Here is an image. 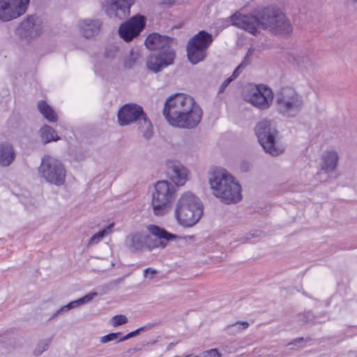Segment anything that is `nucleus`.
<instances>
[{"instance_id":"f8f14e48","label":"nucleus","mask_w":357,"mask_h":357,"mask_svg":"<svg viewBox=\"0 0 357 357\" xmlns=\"http://www.w3.org/2000/svg\"><path fill=\"white\" fill-rule=\"evenodd\" d=\"M146 116L142 106L135 103L123 105L118 111V123L121 126L137 122L138 124Z\"/></svg>"},{"instance_id":"e433bc0d","label":"nucleus","mask_w":357,"mask_h":357,"mask_svg":"<svg viewBox=\"0 0 357 357\" xmlns=\"http://www.w3.org/2000/svg\"><path fill=\"white\" fill-rule=\"evenodd\" d=\"M96 296H97V293L91 292V293L85 295L84 296L80 298V301L82 303V305L87 303L89 301H91Z\"/></svg>"},{"instance_id":"39448f33","label":"nucleus","mask_w":357,"mask_h":357,"mask_svg":"<svg viewBox=\"0 0 357 357\" xmlns=\"http://www.w3.org/2000/svg\"><path fill=\"white\" fill-rule=\"evenodd\" d=\"M209 182L214 195L224 203H236L241 199V185L227 171L213 172Z\"/></svg>"},{"instance_id":"c9c22d12","label":"nucleus","mask_w":357,"mask_h":357,"mask_svg":"<svg viewBox=\"0 0 357 357\" xmlns=\"http://www.w3.org/2000/svg\"><path fill=\"white\" fill-rule=\"evenodd\" d=\"M202 357H221V354L219 353L217 349H211L204 351Z\"/></svg>"},{"instance_id":"b1692460","label":"nucleus","mask_w":357,"mask_h":357,"mask_svg":"<svg viewBox=\"0 0 357 357\" xmlns=\"http://www.w3.org/2000/svg\"><path fill=\"white\" fill-rule=\"evenodd\" d=\"M37 107L40 114L48 121H57L58 116L56 113L45 100H40L37 104Z\"/></svg>"},{"instance_id":"5701e85b","label":"nucleus","mask_w":357,"mask_h":357,"mask_svg":"<svg viewBox=\"0 0 357 357\" xmlns=\"http://www.w3.org/2000/svg\"><path fill=\"white\" fill-rule=\"evenodd\" d=\"M145 241L144 234L136 233L127 236L126 245L131 252H134L145 248Z\"/></svg>"},{"instance_id":"f3484780","label":"nucleus","mask_w":357,"mask_h":357,"mask_svg":"<svg viewBox=\"0 0 357 357\" xmlns=\"http://www.w3.org/2000/svg\"><path fill=\"white\" fill-rule=\"evenodd\" d=\"M339 156L335 151H326L321 155L320 171L319 174H330L335 171L337 167Z\"/></svg>"},{"instance_id":"f03ea898","label":"nucleus","mask_w":357,"mask_h":357,"mask_svg":"<svg viewBox=\"0 0 357 357\" xmlns=\"http://www.w3.org/2000/svg\"><path fill=\"white\" fill-rule=\"evenodd\" d=\"M162 114L171 126L192 129L200 123L203 112L192 97L184 93H175L166 100Z\"/></svg>"},{"instance_id":"de8ad7c7","label":"nucleus","mask_w":357,"mask_h":357,"mask_svg":"<svg viewBox=\"0 0 357 357\" xmlns=\"http://www.w3.org/2000/svg\"><path fill=\"white\" fill-rule=\"evenodd\" d=\"M70 303H72L73 308H75V307H78L79 305H82V303L80 301V298L73 301H71Z\"/></svg>"},{"instance_id":"0eeeda50","label":"nucleus","mask_w":357,"mask_h":357,"mask_svg":"<svg viewBox=\"0 0 357 357\" xmlns=\"http://www.w3.org/2000/svg\"><path fill=\"white\" fill-rule=\"evenodd\" d=\"M255 133L264 150L273 156L282 153L284 148L276 146L275 137L278 130L271 121L262 120L255 126Z\"/></svg>"},{"instance_id":"7c9ffc66","label":"nucleus","mask_w":357,"mask_h":357,"mask_svg":"<svg viewBox=\"0 0 357 357\" xmlns=\"http://www.w3.org/2000/svg\"><path fill=\"white\" fill-rule=\"evenodd\" d=\"M22 118L20 112H13L8 120V125L11 128L15 129L21 126Z\"/></svg>"},{"instance_id":"1a4fd4ad","label":"nucleus","mask_w":357,"mask_h":357,"mask_svg":"<svg viewBox=\"0 0 357 357\" xmlns=\"http://www.w3.org/2000/svg\"><path fill=\"white\" fill-rule=\"evenodd\" d=\"M38 172L49 183L60 186L65 183L66 172L64 165L52 156L45 155L42 158Z\"/></svg>"},{"instance_id":"aec40b11","label":"nucleus","mask_w":357,"mask_h":357,"mask_svg":"<svg viewBox=\"0 0 357 357\" xmlns=\"http://www.w3.org/2000/svg\"><path fill=\"white\" fill-rule=\"evenodd\" d=\"M213 40V38L211 33L202 30L192 37L188 43L207 51Z\"/></svg>"},{"instance_id":"4be33fe9","label":"nucleus","mask_w":357,"mask_h":357,"mask_svg":"<svg viewBox=\"0 0 357 357\" xmlns=\"http://www.w3.org/2000/svg\"><path fill=\"white\" fill-rule=\"evenodd\" d=\"M186 51L188 59L193 65L197 64L198 63L204 61L207 55L206 50L189 43L187 44Z\"/></svg>"},{"instance_id":"72a5a7b5","label":"nucleus","mask_w":357,"mask_h":357,"mask_svg":"<svg viewBox=\"0 0 357 357\" xmlns=\"http://www.w3.org/2000/svg\"><path fill=\"white\" fill-rule=\"evenodd\" d=\"M128 322V319L125 315L118 314L112 318V324L113 326H119Z\"/></svg>"},{"instance_id":"58836bf2","label":"nucleus","mask_w":357,"mask_h":357,"mask_svg":"<svg viewBox=\"0 0 357 357\" xmlns=\"http://www.w3.org/2000/svg\"><path fill=\"white\" fill-rule=\"evenodd\" d=\"M244 68L241 66L240 65H238L236 68L235 70H234L232 75L229 77L230 78H232V80H234L235 79H236L239 75L241 73L242 70H243Z\"/></svg>"},{"instance_id":"a19ab883","label":"nucleus","mask_w":357,"mask_h":357,"mask_svg":"<svg viewBox=\"0 0 357 357\" xmlns=\"http://www.w3.org/2000/svg\"><path fill=\"white\" fill-rule=\"evenodd\" d=\"M301 319L304 323H307L309 321H311L312 320V312L310 311L305 312L302 315V318Z\"/></svg>"},{"instance_id":"37998d69","label":"nucleus","mask_w":357,"mask_h":357,"mask_svg":"<svg viewBox=\"0 0 357 357\" xmlns=\"http://www.w3.org/2000/svg\"><path fill=\"white\" fill-rule=\"evenodd\" d=\"M15 35L20 38H22V22H20L15 29Z\"/></svg>"},{"instance_id":"a878e982","label":"nucleus","mask_w":357,"mask_h":357,"mask_svg":"<svg viewBox=\"0 0 357 357\" xmlns=\"http://www.w3.org/2000/svg\"><path fill=\"white\" fill-rule=\"evenodd\" d=\"M40 137L45 144L50 142H56L60 139V137L57 135L55 130L47 125L44 126L40 129Z\"/></svg>"},{"instance_id":"a18cd8bd","label":"nucleus","mask_w":357,"mask_h":357,"mask_svg":"<svg viewBox=\"0 0 357 357\" xmlns=\"http://www.w3.org/2000/svg\"><path fill=\"white\" fill-rule=\"evenodd\" d=\"M71 309H73V305L72 303H70V302L69 303H68L67 305L63 306L62 307L60 308V311H63V312H67Z\"/></svg>"},{"instance_id":"864d4df0","label":"nucleus","mask_w":357,"mask_h":357,"mask_svg":"<svg viewBox=\"0 0 357 357\" xmlns=\"http://www.w3.org/2000/svg\"><path fill=\"white\" fill-rule=\"evenodd\" d=\"M105 56H106V57H109V55H110V53L109 52V51H108V50H106V52H105Z\"/></svg>"},{"instance_id":"6e6552de","label":"nucleus","mask_w":357,"mask_h":357,"mask_svg":"<svg viewBox=\"0 0 357 357\" xmlns=\"http://www.w3.org/2000/svg\"><path fill=\"white\" fill-rule=\"evenodd\" d=\"M175 192V186L167 181H159L155 183V191L152 194V206L155 215L161 216L167 212Z\"/></svg>"},{"instance_id":"bb28decb","label":"nucleus","mask_w":357,"mask_h":357,"mask_svg":"<svg viewBox=\"0 0 357 357\" xmlns=\"http://www.w3.org/2000/svg\"><path fill=\"white\" fill-rule=\"evenodd\" d=\"M139 129L146 139L149 140L153 137V126L147 115L139 122Z\"/></svg>"},{"instance_id":"79ce46f5","label":"nucleus","mask_w":357,"mask_h":357,"mask_svg":"<svg viewBox=\"0 0 357 357\" xmlns=\"http://www.w3.org/2000/svg\"><path fill=\"white\" fill-rule=\"evenodd\" d=\"M137 335V332H136V331H133L129 333H128L127 335H124L123 337L119 338L118 340H117V342H123V341H125V340H127L131 337H135Z\"/></svg>"},{"instance_id":"5fc2aeb1","label":"nucleus","mask_w":357,"mask_h":357,"mask_svg":"<svg viewBox=\"0 0 357 357\" xmlns=\"http://www.w3.org/2000/svg\"><path fill=\"white\" fill-rule=\"evenodd\" d=\"M354 3H357V0H351Z\"/></svg>"},{"instance_id":"c85d7f7f","label":"nucleus","mask_w":357,"mask_h":357,"mask_svg":"<svg viewBox=\"0 0 357 357\" xmlns=\"http://www.w3.org/2000/svg\"><path fill=\"white\" fill-rule=\"evenodd\" d=\"M52 338L42 340L38 342L36 348L33 351V354L36 356L41 355L44 351H47L51 344Z\"/></svg>"},{"instance_id":"3c124183","label":"nucleus","mask_w":357,"mask_h":357,"mask_svg":"<svg viewBox=\"0 0 357 357\" xmlns=\"http://www.w3.org/2000/svg\"><path fill=\"white\" fill-rule=\"evenodd\" d=\"M30 0H24V14L26 13Z\"/></svg>"},{"instance_id":"7ed1b4c3","label":"nucleus","mask_w":357,"mask_h":357,"mask_svg":"<svg viewBox=\"0 0 357 357\" xmlns=\"http://www.w3.org/2000/svg\"><path fill=\"white\" fill-rule=\"evenodd\" d=\"M174 40L173 38L158 33L147 36L144 42L146 47L150 50L158 51L147 57L146 66L149 70L158 73L174 63L176 52L171 46Z\"/></svg>"},{"instance_id":"ea45409f","label":"nucleus","mask_w":357,"mask_h":357,"mask_svg":"<svg viewBox=\"0 0 357 357\" xmlns=\"http://www.w3.org/2000/svg\"><path fill=\"white\" fill-rule=\"evenodd\" d=\"M232 78H230L229 77L226 79L222 84H221L220 89H219V93H223L225 90V89L228 86V85L232 82Z\"/></svg>"},{"instance_id":"2eb2a0df","label":"nucleus","mask_w":357,"mask_h":357,"mask_svg":"<svg viewBox=\"0 0 357 357\" xmlns=\"http://www.w3.org/2000/svg\"><path fill=\"white\" fill-rule=\"evenodd\" d=\"M22 15V0H0V21L9 22Z\"/></svg>"},{"instance_id":"20e7f679","label":"nucleus","mask_w":357,"mask_h":357,"mask_svg":"<svg viewBox=\"0 0 357 357\" xmlns=\"http://www.w3.org/2000/svg\"><path fill=\"white\" fill-rule=\"evenodd\" d=\"M203 210L204 206L199 198L187 192L182 194L178 199L174 215L179 225L190 227L200 220Z\"/></svg>"},{"instance_id":"c756f323","label":"nucleus","mask_w":357,"mask_h":357,"mask_svg":"<svg viewBox=\"0 0 357 357\" xmlns=\"http://www.w3.org/2000/svg\"><path fill=\"white\" fill-rule=\"evenodd\" d=\"M113 226L114 223L109 224L103 229L100 230L98 232L93 234L89 240V244H95L98 243L107 234L108 230H110Z\"/></svg>"},{"instance_id":"2f4dec72","label":"nucleus","mask_w":357,"mask_h":357,"mask_svg":"<svg viewBox=\"0 0 357 357\" xmlns=\"http://www.w3.org/2000/svg\"><path fill=\"white\" fill-rule=\"evenodd\" d=\"M311 340H312V338L310 337H307L305 338L302 337H297V338L294 339V340H292L291 342H289L287 346L290 347V349H297L302 348L304 347L303 345H301V343L308 342H310Z\"/></svg>"},{"instance_id":"473e14b6","label":"nucleus","mask_w":357,"mask_h":357,"mask_svg":"<svg viewBox=\"0 0 357 357\" xmlns=\"http://www.w3.org/2000/svg\"><path fill=\"white\" fill-rule=\"evenodd\" d=\"M121 332L110 333L106 335L101 337L100 341L101 343H107L114 340L117 341L119 338H121Z\"/></svg>"},{"instance_id":"9b49d317","label":"nucleus","mask_w":357,"mask_h":357,"mask_svg":"<svg viewBox=\"0 0 357 357\" xmlns=\"http://www.w3.org/2000/svg\"><path fill=\"white\" fill-rule=\"evenodd\" d=\"M133 3V0H104L102 8L109 18L123 20L130 15Z\"/></svg>"},{"instance_id":"09e8293b","label":"nucleus","mask_w":357,"mask_h":357,"mask_svg":"<svg viewBox=\"0 0 357 357\" xmlns=\"http://www.w3.org/2000/svg\"><path fill=\"white\" fill-rule=\"evenodd\" d=\"M137 59V54L134 53L133 51L130 52V58L129 59L132 61V63H134Z\"/></svg>"},{"instance_id":"cd10ccee","label":"nucleus","mask_w":357,"mask_h":357,"mask_svg":"<svg viewBox=\"0 0 357 357\" xmlns=\"http://www.w3.org/2000/svg\"><path fill=\"white\" fill-rule=\"evenodd\" d=\"M249 326V323L244 321H236L226 326L225 331L229 335H236Z\"/></svg>"},{"instance_id":"a211bd4d","label":"nucleus","mask_w":357,"mask_h":357,"mask_svg":"<svg viewBox=\"0 0 357 357\" xmlns=\"http://www.w3.org/2000/svg\"><path fill=\"white\" fill-rule=\"evenodd\" d=\"M102 24L99 19H86L80 21L79 26L82 35L86 38H90L98 34Z\"/></svg>"},{"instance_id":"4468645a","label":"nucleus","mask_w":357,"mask_h":357,"mask_svg":"<svg viewBox=\"0 0 357 357\" xmlns=\"http://www.w3.org/2000/svg\"><path fill=\"white\" fill-rule=\"evenodd\" d=\"M145 24L146 18L144 16L139 15L132 17L130 20L123 23L119 26V36L125 41L130 42L140 33Z\"/></svg>"},{"instance_id":"49530a36","label":"nucleus","mask_w":357,"mask_h":357,"mask_svg":"<svg viewBox=\"0 0 357 357\" xmlns=\"http://www.w3.org/2000/svg\"><path fill=\"white\" fill-rule=\"evenodd\" d=\"M123 280V278H117L113 281H112L110 283H109V286H117L119 284H120L121 282H122Z\"/></svg>"},{"instance_id":"9d476101","label":"nucleus","mask_w":357,"mask_h":357,"mask_svg":"<svg viewBox=\"0 0 357 357\" xmlns=\"http://www.w3.org/2000/svg\"><path fill=\"white\" fill-rule=\"evenodd\" d=\"M147 230L151 235L157 237L158 239H153L149 235H144V238H146L145 248L149 250L156 248H165L167 246L166 242L174 241L178 238L176 234L170 233L158 225H149L147 226Z\"/></svg>"},{"instance_id":"423d86ee","label":"nucleus","mask_w":357,"mask_h":357,"mask_svg":"<svg viewBox=\"0 0 357 357\" xmlns=\"http://www.w3.org/2000/svg\"><path fill=\"white\" fill-rule=\"evenodd\" d=\"M277 109L282 115L295 116L303 106L302 96L291 87H283L276 93Z\"/></svg>"},{"instance_id":"dca6fc26","label":"nucleus","mask_w":357,"mask_h":357,"mask_svg":"<svg viewBox=\"0 0 357 357\" xmlns=\"http://www.w3.org/2000/svg\"><path fill=\"white\" fill-rule=\"evenodd\" d=\"M42 33L41 21L35 15L24 20V39H32Z\"/></svg>"},{"instance_id":"412c9836","label":"nucleus","mask_w":357,"mask_h":357,"mask_svg":"<svg viewBox=\"0 0 357 357\" xmlns=\"http://www.w3.org/2000/svg\"><path fill=\"white\" fill-rule=\"evenodd\" d=\"M15 158L13 146L8 142L0 143V165L9 166Z\"/></svg>"},{"instance_id":"4c0bfd02","label":"nucleus","mask_w":357,"mask_h":357,"mask_svg":"<svg viewBox=\"0 0 357 357\" xmlns=\"http://www.w3.org/2000/svg\"><path fill=\"white\" fill-rule=\"evenodd\" d=\"M156 273H157V271H156L155 269H153V268H150V267H149V268H146V269L144 271V276L145 278H147V277H149V278L152 279V278H154V276H155V275Z\"/></svg>"},{"instance_id":"603ef678","label":"nucleus","mask_w":357,"mask_h":357,"mask_svg":"<svg viewBox=\"0 0 357 357\" xmlns=\"http://www.w3.org/2000/svg\"><path fill=\"white\" fill-rule=\"evenodd\" d=\"M62 312H63V311H60V309H59V310H58L55 313H54V314H52V317H51V318H54V317H57L59 314H61V313H62Z\"/></svg>"},{"instance_id":"393cba45","label":"nucleus","mask_w":357,"mask_h":357,"mask_svg":"<svg viewBox=\"0 0 357 357\" xmlns=\"http://www.w3.org/2000/svg\"><path fill=\"white\" fill-rule=\"evenodd\" d=\"M293 59L301 68H308L313 64L308 50L301 51L293 55Z\"/></svg>"},{"instance_id":"f704fd0d","label":"nucleus","mask_w":357,"mask_h":357,"mask_svg":"<svg viewBox=\"0 0 357 357\" xmlns=\"http://www.w3.org/2000/svg\"><path fill=\"white\" fill-rule=\"evenodd\" d=\"M253 54V50L249 49L247 54H245L243 60L242 62L239 64L241 66H242L243 68H245L247 66L250 64L251 63V56Z\"/></svg>"},{"instance_id":"f257e3e1","label":"nucleus","mask_w":357,"mask_h":357,"mask_svg":"<svg viewBox=\"0 0 357 357\" xmlns=\"http://www.w3.org/2000/svg\"><path fill=\"white\" fill-rule=\"evenodd\" d=\"M231 24L253 36L259 34V29L268 30L275 35L289 36L292 32L289 20L278 8L269 6L262 8L257 16L245 15L236 12L230 16Z\"/></svg>"},{"instance_id":"6ab92c4d","label":"nucleus","mask_w":357,"mask_h":357,"mask_svg":"<svg viewBox=\"0 0 357 357\" xmlns=\"http://www.w3.org/2000/svg\"><path fill=\"white\" fill-rule=\"evenodd\" d=\"M169 178L177 185H183L188 180V169L181 163H172L169 166Z\"/></svg>"},{"instance_id":"8fccbe9b","label":"nucleus","mask_w":357,"mask_h":357,"mask_svg":"<svg viewBox=\"0 0 357 357\" xmlns=\"http://www.w3.org/2000/svg\"><path fill=\"white\" fill-rule=\"evenodd\" d=\"M151 327V325L144 326H142V327L137 328L135 331H136V332H137V335H139L140 332L144 331L150 328Z\"/></svg>"},{"instance_id":"c03bdc74","label":"nucleus","mask_w":357,"mask_h":357,"mask_svg":"<svg viewBox=\"0 0 357 357\" xmlns=\"http://www.w3.org/2000/svg\"><path fill=\"white\" fill-rule=\"evenodd\" d=\"M175 3V0H161L160 5L168 7L172 6Z\"/></svg>"},{"instance_id":"ddd939ff","label":"nucleus","mask_w":357,"mask_h":357,"mask_svg":"<svg viewBox=\"0 0 357 357\" xmlns=\"http://www.w3.org/2000/svg\"><path fill=\"white\" fill-rule=\"evenodd\" d=\"M273 99L272 90L264 84L257 85L245 98L248 102L260 109L268 108Z\"/></svg>"}]
</instances>
